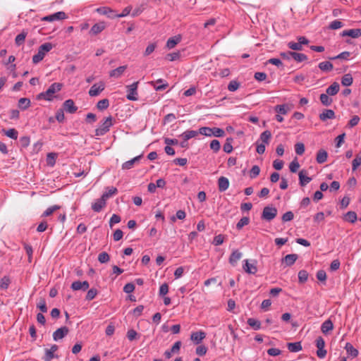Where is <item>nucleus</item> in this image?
<instances>
[{
	"mask_svg": "<svg viewBox=\"0 0 361 361\" xmlns=\"http://www.w3.org/2000/svg\"><path fill=\"white\" fill-rule=\"evenodd\" d=\"M298 258V256L297 254H289L282 259V263H285L286 266H291L295 262Z\"/></svg>",
	"mask_w": 361,
	"mask_h": 361,
	"instance_id": "obj_21",
	"label": "nucleus"
},
{
	"mask_svg": "<svg viewBox=\"0 0 361 361\" xmlns=\"http://www.w3.org/2000/svg\"><path fill=\"white\" fill-rule=\"evenodd\" d=\"M295 153L298 155H302L305 152V145L302 142H298L295 145Z\"/></svg>",
	"mask_w": 361,
	"mask_h": 361,
	"instance_id": "obj_57",
	"label": "nucleus"
},
{
	"mask_svg": "<svg viewBox=\"0 0 361 361\" xmlns=\"http://www.w3.org/2000/svg\"><path fill=\"white\" fill-rule=\"evenodd\" d=\"M259 172H260L259 167L257 165L253 166L252 167V169L250 170V178H254L257 177L259 174Z\"/></svg>",
	"mask_w": 361,
	"mask_h": 361,
	"instance_id": "obj_64",
	"label": "nucleus"
},
{
	"mask_svg": "<svg viewBox=\"0 0 361 361\" xmlns=\"http://www.w3.org/2000/svg\"><path fill=\"white\" fill-rule=\"evenodd\" d=\"M291 58L297 62H302L307 59V56L305 54L292 51Z\"/></svg>",
	"mask_w": 361,
	"mask_h": 361,
	"instance_id": "obj_36",
	"label": "nucleus"
},
{
	"mask_svg": "<svg viewBox=\"0 0 361 361\" xmlns=\"http://www.w3.org/2000/svg\"><path fill=\"white\" fill-rule=\"evenodd\" d=\"M57 154L56 153H49L47 156V163L49 166H53L56 163V158Z\"/></svg>",
	"mask_w": 361,
	"mask_h": 361,
	"instance_id": "obj_49",
	"label": "nucleus"
},
{
	"mask_svg": "<svg viewBox=\"0 0 361 361\" xmlns=\"http://www.w3.org/2000/svg\"><path fill=\"white\" fill-rule=\"evenodd\" d=\"M61 207L59 205L51 206L44 212L42 216H49L51 214H52L55 211L59 209Z\"/></svg>",
	"mask_w": 361,
	"mask_h": 361,
	"instance_id": "obj_52",
	"label": "nucleus"
},
{
	"mask_svg": "<svg viewBox=\"0 0 361 361\" xmlns=\"http://www.w3.org/2000/svg\"><path fill=\"white\" fill-rule=\"evenodd\" d=\"M287 347L290 352L293 353L298 352L302 348L300 342L288 343Z\"/></svg>",
	"mask_w": 361,
	"mask_h": 361,
	"instance_id": "obj_33",
	"label": "nucleus"
},
{
	"mask_svg": "<svg viewBox=\"0 0 361 361\" xmlns=\"http://www.w3.org/2000/svg\"><path fill=\"white\" fill-rule=\"evenodd\" d=\"M361 165V152L356 154L355 158L353 160L352 162V169L353 171H355L359 166Z\"/></svg>",
	"mask_w": 361,
	"mask_h": 361,
	"instance_id": "obj_47",
	"label": "nucleus"
},
{
	"mask_svg": "<svg viewBox=\"0 0 361 361\" xmlns=\"http://www.w3.org/2000/svg\"><path fill=\"white\" fill-rule=\"evenodd\" d=\"M218 187L220 192H224L229 187V180L224 176H221L218 180Z\"/></svg>",
	"mask_w": 361,
	"mask_h": 361,
	"instance_id": "obj_19",
	"label": "nucleus"
},
{
	"mask_svg": "<svg viewBox=\"0 0 361 361\" xmlns=\"http://www.w3.org/2000/svg\"><path fill=\"white\" fill-rule=\"evenodd\" d=\"M209 147L214 152H218L221 148L220 142L217 140H213L211 141Z\"/></svg>",
	"mask_w": 361,
	"mask_h": 361,
	"instance_id": "obj_55",
	"label": "nucleus"
},
{
	"mask_svg": "<svg viewBox=\"0 0 361 361\" xmlns=\"http://www.w3.org/2000/svg\"><path fill=\"white\" fill-rule=\"evenodd\" d=\"M350 53L349 51H343L336 56L329 57V59L330 60H335V59L348 60V58L350 57Z\"/></svg>",
	"mask_w": 361,
	"mask_h": 361,
	"instance_id": "obj_51",
	"label": "nucleus"
},
{
	"mask_svg": "<svg viewBox=\"0 0 361 361\" xmlns=\"http://www.w3.org/2000/svg\"><path fill=\"white\" fill-rule=\"evenodd\" d=\"M109 101L108 99H103L99 101L97 104V108L100 111L106 109L109 107Z\"/></svg>",
	"mask_w": 361,
	"mask_h": 361,
	"instance_id": "obj_42",
	"label": "nucleus"
},
{
	"mask_svg": "<svg viewBox=\"0 0 361 361\" xmlns=\"http://www.w3.org/2000/svg\"><path fill=\"white\" fill-rule=\"evenodd\" d=\"M106 201L101 197L94 203L92 204V209L95 212H99L104 207H106Z\"/></svg>",
	"mask_w": 361,
	"mask_h": 361,
	"instance_id": "obj_17",
	"label": "nucleus"
},
{
	"mask_svg": "<svg viewBox=\"0 0 361 361\" xmlns=\"http://www.w3.org/2000/svg\"><path fill=\"white\" fill-rule=\"evenodd\" d=\"M105 88V83L100 81L97 83L94 84L90 89L88 93L90 97L98 96Z\"/></svg>",
	"mask_w": 361,
	"mask_h": 361,
	"instance_id": "obj_7",
	"label": "nucleus"
},
{
	"mask_svg": "<svg viewBox=\"0 0 361 361\" xmlns=\"http://www.w3.org/2000/svg\"><path fill=\"white\" fill-rule=\"evenodd\" d=\"M141 157H142V155H139L129 161H126L125 163L123 164L122 169L124 170L130 169L131 168H133L135 163L138 161Z\"/></svg>",
	"mask_w": 361,
	"mask_h": 361,
	"instance_id": "obj_30",
	"label": "nucleus"
},
{
	"mask_svg": "<svg viewBox=\"0 0 361 361\" xmlns=\"http://www.w3.org/2000/svg\"><path fill=\"white\" fill-rule=\"evenodd\" d=\"M357 214L355 212H348L344 217V219L350 223H355L357 221Z\"/></svg>",
	"mask_w": 361,
	"mask_h": 361,
	"instance_id": "obj_40",
	"label": "nucleus"
},
{
	"mask_svg": "<svg viewBox=\"0 0 361 361\" xmlns=\"http://www.w3.org/2000/svg\"><path fill=\"white\" fill-rule=\"evenodd\" d=\"M212 128H209V127H202L199 129L198 133H200L201 135L211 137V136H212Z\"/></svg>",
	"mask_w": 361,
	"mask_h": 361,
	"instance_id": "obj_58",
	"label": "nucleus"
},
{
	"mask_svg": "<svg viewBox=\"0 0 361 361\" xmlns=\"http://www.w3.org/2000/svg\"><path fill=\"white\" fill-rule=\"evenodd\" d=\"M4 134L10 138L16 140L18 138V133L15 128L3 130Z\"/></svg>",
	"mask_w": 361,
	"mask_h": 361,
	"instance_id": "obj_45",
	"label": "nucleus"
},
{
	"mask_svg": "<svg viewBox=\"0 0 361 361\" xmlns=\"http://www.w3.org/2000/svg\"><path fill=\"white\" fill-rule=\"evenodd\" d=\"M198 132L195 130H186L183 133L180 137L183 138V140H188L190 138L195 137L198 135Z\"/></svg>",
	"mask_w": 361,
	"mask_h": 361,
	"instance_id": "obj_34",
	"label": "nucleus"
},
{
	"mask_svg": "<svg viewBox=\"0 0 361 361\" xmlns=\"http://www.w3.org/2000/svg\"><path fill=\"white\" fill-rule=\"evenodd\" d=\"M110 257L108 253L106 252H102L98 255V261L100 263H106L109 261Z\"/></svg>",
	"mask_w": 361,
	"mask_h": 361,
	"instance_id": "obj_53",
	"label": "nucleus"
},
{
	"mask_svg": "<svg viewBox=\"0 0 361 361\" xmlns=\"http://www.w3.org/2000/svg\"><path fill=\"white\" fill-rule=\"evenodd\" d=\"M26 36H27V32H25L24 31H23L19 35H18L15 39V42H16V45L20 46V45L23 44L25 42Z\"/></svg>",
	"mask_w": 361,
	"mask_h": 361,
	"instance_id": "obj_46",
	"label": "nucleus"
},
{
	"mask_svg": "<svg viewBox=\"0 0 361 361\" xmlns=\"http://www.w3.org/2000/svg\"><path fill=\"white\" fill-rule=\"evenodd\" d=\"M53 48V45L50 42H46L39 46L38 51L32 56V62L38 63L40 62L46 55Z\"/></svg>",
	"mask_w": 361,
	"mask_h": 361,
	"instance_id": "obj_2",
	"label": "nucleus"
},
{
	"mask_svg": "<svg viewBox=\"0 0 361 361\" xmlns=\"http://www.w3.org/2000/svg\"><path fill=\"white\" fill-rule=\"evenodd\" d=\"M112 119L111 116L105 118L102 125L95 130V136H102L109 132L113 125Z\"/></svg>",
	"mask_w": 361,
	"mask_h": 361,
	"instance_id": "obj_3",
	"label": "nucleus"
},
{
	"mask_svg": "<svg viewBox=\"0 0 361 361\" xmlns=\"http://www.w3.org/2000/svg\"><path fill=\"white\" fill-rule=\"evenodd\" d=\"M127 69V66H121L109 72V76L111 78H120L124 71Z\"/></svg>",
	"mask_w": 361,
	"mask_h": 361,
	"instance_id": "obj_22",
	"label": "nucleus"
},
{
	"mask_svg": "<svg viewBox=\"0 0 361 361\" xmlns=\"http://www.w3.org/2000/svg\"><path fill=\"white\" fill-rule=\"evenodd\" d=\"M316 345L318 348L317 351V355L319 357V358H323L326 356V350L324 349V346H325V341L324 340V338L321 336H319L317 339H316Z\"/></svg>",
	"mask_w": 361,
	"mask_h": 361,
	"instance_id": "obj_8",
	"label": "nucleus"
},
{
	"mask_svg": "<svg viewBox=\"0 0 361 361\" xmlns=\"http://www.w3.org/2000/svg\"><path fill=\"white\" fill-rule=\"evenodd\" d=\"M106 191L103 193L102 197L103 199H104L106 201L113 195L117 194L118 190L115 187H107L106 188Z\"/></svg>",
	"mask_w": 361,
	"mask_h": 361,
	"instance_id": "obj_29",
	"label": "nucleus"
},
{
	"mask_svg": "<svg viewBox=\"0 0 361 361\" xmlns=\"http://www.w3.org/2000/svg\"><path fill=\"white\" fill-rule=\"evenodd\" d=\"M62 109L69 114H74L77 111L78 107L75 105L73 100L69 99L63 102Z\"/></svg>",
	"mask_w": 361,
	"mask_h": 361,
	"instance_id": "obj_12",
	"label": "nucleus"
},
{
	"mask_svg": "<svg viewBox=\"0 0 361 361\" xmlns=\"http://www.w3.org/2000/svg\"><path fill=\"white\" fill-rule=\"evenodd\" d=\"M319 99H320L322 104L326 106H330L333 102V99L331 98H330L329 95L327 94L326 93L321 94Z\"/></svg>",
	"mask_w": 361,
	"mask_h": 361,
	"instance_id": "obj_37",
	"label": "nucleus"
},
{
	"mask_svg": "<svg viewBox=\"0 0 361 361\" xmlns=\"http://www.w3.org/2000/svg\"><path fill=\"white\" fill-rule=\"evenodd\" d=\"M212 135L217 137H221L225 135V132L223 129L219 128H212Z\"/></svg>",
	"mask_w": 361,
	"mask_h": 361,
	"instance_id": "obj_59",
	"label": "nucleus"
},
{
	"mask_svg": "<svg viewBox=\"0 0 361 361\" xmlns=\"http://www.w3.org/2000/svg\"><path fill=\"white\" fill-rule=\"evenodd\" d=\"M97 295V289L91 288L87 291L85 298L87 300H92L96 297Z\"/></svg>",
	"mask_w": 361,
	"mask_h": 361,
	"instance_id": "obj_62",
	"label": "nucleus"
},
{
	"mask_svg": "<svg viewBox=\"0 0 361 361\" xmlns=\"http://www.w3.org/2000/svg\"><path fill=\"white\" fill-rule=\"evenodd\" d=\"M341 35L342 37H350L352 38H358L361 36V29H351L343 30Z\"/></svg>",
	"mask_w": 361,
	"mask_h": 361,
	"instance_id": "obj_16",
	"label": "nucleus"
},
{
	"mask_svg": "<svg viewBox=\"0 0 361 361\" xmlns=\"http://www.w3.org/2000/svg\"><path fill=\"white\" fill-rule=\"evenodd\" d=\"M335 112L331 109H324L322 113L319 114V119L322 121H326L327 119L335 118Z\"/></svg>",
	"mask_w": 361,
	"mask_h": 361,
	"instance_id": "obj_20",
	"label": "nucleus"
},
{
	"mask_svg": "<svg viewBox=\"0 0 361 361\" xmlns=\"http://www.w3.org/2000/svg\"><path fill=\"white\" fill-rule=\"evenodd\" d=\"M319 68L322 71H331L333 70V64L329 61H323L319 63Z\"/></svg>",
	"mask_w": 361,
	"mask_h": 361,
	"instance_id": "obj_35",
	"label": "nucleus"
},
{
	"mask_svg": "<svg viewBox=\"0 0 361 361\" xmlns=\"http://www.w3.org/2000/svg\"><path fill=\"white\" fill-rule=\"evenodd\" d=\"M334 329V324L331 319L326 320L321 326V331L323 334H327Z\"/></svg>",
	"mask_w": 361,
	"mask_h": 361,
	"instance_id": "obj_25",
	"label": "nucleus"
},
{
	"mask_svg": "<svg viewBox=\"0 0 361 361\" xmlns=\"http://www.w3.org/2000/svg\"><path fill=\"white\" fill-rule=\"evenodd\" d=\"M240 87V82H238L236 80H231L228 85V90L231 92H234L237 90Z\"/></svg>",
	"mask_w": 361,
	"mask_h": 361,
	"instance_id": "obj_60",
	"label": "nucleus"
},
{
	"mask_svg": "<svg viewBox=\"0 0 361 361\" xmlns=\"http://www.w3.org/2000/svg\"><path fill=\"white\" fill-rule=\"evenodd\" d=\"M181 40L180 35L174 36L169 38L166 42V47L169 49H173L175 46L178 44Z\"/></svg>",
	"mask_w": 361,
	"mask_h": 361,
	"instance_id": "obj_28",
	"label": "nucleus"
},
{
	"mask_svg": "<svg viewBox=\"0 0 361 361\" xmlns=\"http://www.w3.org/2000/svg\"><path fill=\"white\" fill-rule=\"evenodd\" d=\"M90 287V284L88 283V281H74L71 284V288L73 290H87Z\"/></svg>",
	"mask_w": 361,
	"mask_h": 361,
	"instance_id": "obj_14",
	"label": "nucleus"
},
{
	"mask_svg": "<svg viewBox=\"0 0 361 361\" xmlns=\"http://www.w3.org/2000/svg\"><path fill=\"white\" fill-rule=\"evenodd\" d=\"M10 279L7 276H4L0 281V288L7 289L10 284Z\"/></svg>",
	"mask_w": 361,
	"mask_h": 361,
	"instance_id": "obj_63",
	"label": "nucleus"
},
{
	"mask_svg": "<svg viewBox=\"0 0 361 361\" xmlns=\"http://www.w3.org/2000/svg\"><path fill=\"white\" fill-rule=\"evenodd\" d=\"M67 18V15L63 11H59L54 14L47 16L42 18V20L52 22Z\"/></svg>",
	"mask_w": 361,
	"mask_h": 361,
	"instance_id": "obj_10",
	"label": "nucleus"
},
{
	"mask_svg": "<svg viewBox=\"0 0 361 361\" xmlns=\"http://www.w3.org/2000/svg\"><path fill=\"white\" fill-rule=\"evenodd\" d=\"M327 157V152L323 149H321L317 152L316 161L318 164H323L326 161Z\"/></svg>",
	"mask_w": 361,
	"mask_h": 361,
	"instance_id": "obj_24",
	"label": "nucleus"
},
{
	"mask_svg": "<svg viewBox=\"0 0 361 361\" xmlns=\"http://www.w3.org/2000/svg\"><path fill=\"white\" fill-rule=\"evenodd\" d=\"M233 139L232 137L226 138V142L224 145V151L226 153H231L233 151L232 142Z\"/></svg>",
	"mask_w": 361,
	"mask_h": 361,
	"instance_id": "obj_39",
	"label": "nucleus"
},
{
	"mask_svg": "<svg viewBox=\"0 0 361 361\" xmlns=\"http://www.w3.org/2000/svg\"><path fill=\"white\" fill-rule=\"evenodd\" d=\"M288 47L290 49L295 50V51H301L302 49V47L300 44V43L295 42H290L288 43Z\"/></svg>",
	"mask_w": 361,
	"mask_h": 361,
	"instance_id": "obj_61",
	"label": "nucleus"
},
{
	"mask_svg": "<svg viewBox=\"0 0 361 361\" xmlns=\"http://www.w3.org/2000/svg\"><path fill=\"white\" fill-rule=\"evenodd\" d=\"M30 106V100L27 98H20L18 100V106L21 110H26Z\"/></svg>",
	"mask_w": 361,
	"mask_h": 361,
	"instance_id": "obj_32",
	"label": "nucleus"
},
{
	"mask_svg": "<svg viewBox=\"0 0 361 361\" xmlns=\"http://www.w3.org/2000/svg\"><path fill=\"white\" fill-rule=\"evenodd\" d=\"M241 257L242 253L240 252H239L238 250H234L229 257V263L231 265L235 266L237 262L241 258Z\"/></svg>",
	"mask_w": 361,
	"mask_h": 361,
	"instance_id": "obj_27",
	"label": "nucleus"
},
{
	"mask_svg": "<svg viewBox=\"0 0 361 361\" xmlns=\"http://www.w3.org/2000/svg\"><path fill=\"white\" fill-rule=\"evenodd\" d=\"M290 110L288 104L276 105L274 107V111L279 114L286 115Z\"/></svg>",
	"mask_w": 361,
	"mask_h": 361,
	"instance_id": "obj_31",
	"label": "nucleus"
},
{
	"mask_svg": "<svg viewBox=\"0 0 361 361\" xmlns=\"http://www.w3.org/2000/svg\"><path fill=\"white\" fill-rule=\"evenodd\" d=\"M250 223V218L247 216H244L240 219V221L236 224V228L238 230H240L243 226H247Z\"/></svg>",
	"mask_w": 361,
	"mask_h": 361,
	"instance_id": "obj_48",
	"label": "nucleus"
},
{
	"mask_svg": "<svg viewBox=\"0 0 361 361\" xmlns=\"http://www.w3.org/2000/svg\"><path fill=\"white\" fill-rule=\"evenodd\" d=\"M308 279V273L305 270H300L298 272V280L300 283H305Z\"/></svg>",
	"mask_w": 361,
	"mask_h": 361,
	"instance_id": "obj_56",
	"label": "nucleus"
},
{
	"mask_svg": "<svg viewBox=\"0 0 361 361\" xmlns=\"http://www.w3.org/2000/svg\"><path fill=\"white\" fill-rule=\"evenodd\" d=\"M343 25H343V23L341 21L336 20L332 21L329 24V28L331 29V30H337V29H339L341 27H343Z\"/></svg>",
	"mask_w": 361,
	"mask_h": 361,
	"instance_id": "obj_54",
	"label": "nucleus"
},
{
	"mask_svg": "<svg viewBox=\"0 0 361 361\" xmlns=\"http://www.w3.org/2000/svg\"><path fill=\"white\" fill-rule=\"evenodd\" d=\"M345 348L347 353L352 357H355L358 355V350L355 348L350 343H346Z\"/></svg>",
	"mask_w": 361,
	"mask_h": 361,
	"instance_id": "obj_38",
	"label": "nucleus"
},
{
	"mask_svg": "<svg viewBox=\"0 0 361 361\" xmlns=\"http://www.w3.org/2000/svg\"><path fill=\"white\" fill-rule=\"evenodd\" d=\"M69 332L67 326H62L59 328L53 333V339L56 341L63 338Z\"/></svg>",
	"mask_w": 361,
	"mask_h": 361,
	"instance_id": "obj_11",
	"label": "nucleus"
},
{
	"mask_svg": "<svg viewBox=\"0 0 361 361\" xmlns=\"http://www.w3.org/2000/svg\"><path fill=\"white\" fill-rule=\"evenodd\" d=\"M247 324L253 328L255 330H259L261 328V323L259 320L254 318H249L247 319Z\"/></svg>",
	"mask_w": 361,
	"mask_h": 361,
	"instance_id": "obj_41",
	"label": "nucleus"
},
{
	"mask_svg": "<svg viewBox=\"0 0 361 361\" xmlns=\"http://www.w3.org/2000/svg\"><path fill=\"white\" fill-rule=\"evenodd\" d=\"M245 264L243 266L244 271L250 274H255L257 271V261L251 260V262L248 259H245L244 261Z\"/></svg>",
	"mask_w": 361,
	"mask_h": 361,
	"instance_id": "obj_6",
	"label": "nucleus"
},
{
	"mask_svg": "<svg viewBox=\"0 0 361 361\" xmlns=\"http://www.w3.org/2000/svg\"><path fill=\"white\" fill-rule=\"evenodd\" d=\"M206 337V333L202 331L192 332L190 335L191 341L196 345L200 344Z\"/></svg>",
	"mask_w": 361,
	"mask_h": 361,
	"instance_id": "obj_13",
	"label": "nucleus"
},
{
	"mask_svg": "<svg viewBox=\"0 0 361 361\" xmlns=\"http://www.w3.org/2000/svg\"><path fill=\"white\" fill-rule=\"evenodd\" d=\"M106 27V24L104 22H99L95 23L90 30V35H97L99 33L102 32Z\"/></svg>",
	"mask_w": 361,
	"mask_h": 361,
	"instance_id": "obj_15",
	"label": "nucleus"
},
{
	"mask_svg": "<svg viewBox=\"0 0 361 361\" xmlns=\"http://www.w3.org/2000/svg\"><path fill=\"white\" fill-rule=\"evenodd\" d=\"M137 86L138 82H135L130 85L127 86V99L130 101H136L137 100Z\"/></svg>",
	"mask_w": 361,
	"mask_h": 361,
	"instance_id": "obj_5",
	"label": "nucleus"
},
{
	"mask_svg": "<svg viewBox=\"0 0 361 361\" xmlns=\"http://www.w3.org/2000/svg\"><path fill=\"white\" fill-rule=\"evenodd\" d=\"M96 11L102 15H106L110 18H116V14L114 11L109 7H100L96 9Z\"/></svg>",
	"mask_w": 361,
	"mask_h": 361,
	"instance_id": "obj_18",
	"label": "nucleus"
},
{
	"mask_svg": "<svg viewBox=\"0 0 361 361\" xmlns=\"http://www.w3.org/2000/svg\"><path fill=\"white\" fill-rule=\"evenodd\" d=\"M180 58V52L176 51L168 54L166 56V59L169 60V61H174L176 60H178Z\"/></svg>",
	"mask_w": 361,
	"mask_h": 361,
	"instance_id": "obj_50",
	"label": "nucleus"
},
{
	"mask_svg": "<svg viewBox=\"0 0 361 361\" xmlns=\"http://www.w3.org/2000/svg\"><path fill=\"white\" fill-rule=\"evenodd\" d=\"M277 215V209L273 207H265L262 214V219L267 221H271Z\"/></svg>",
	"mask_w": 361,
	"mask_h": 361,
	"instance_id": "obj_4",
	"label": "nucleus"
},
{
	"mask_svg": "<svg viewBox=\"0 0 361 361\" xmlns=\"http://www.w3.org/2000/svg\"><path fill=\"white\" fill-rule=\"evenodd\" d=\"M339 89V84L336 82H334L326 89V93L330 96H334L338 92Z\"/></svg>",
	"mask_w": 361,
	"mask_h": 361,
	"instance_id": "obj_26",
	"label": "nucleus"
},
{
	"mask_svg": "<svg viewBox=\"0 0 361 361\" xmlns=\"http://www.w3.org/2000/svg\"><path fill=\"white\" fill-rule=\"evenodd\" d=\"M58 345L54 344L49 349H45L44 356L43 360L44 361H51L54 358H58L59 355H55L54 353L58 350Z\"/></svg>",
	"mask_w": 361,
	"mask_h": 361,
	"instance_id": "obj_9",
	"label": "nucleus"
},
{
	"mask_svg": "<svg viewBox=\"0 0 361 361\" xmlns=\"http://www.w3.org/2000/svg\"><path fill=\"white\" fill-rule=\"evenodd\" d=\"M271 137V133L269 130H265L260 135V140L262 143L269 144V140Z\"/></svg>",
	"mask_w": 361,
	"mask_h": 361,
	"instance_id": "obj_43",
	"label": "nucleus"
},
{
	"mask_svg": "<svg viewBox=\"0 0 361 361\" xmlns=\"http://www.w3.org/2000/svg\"><path fill=\"white\" fill-rule=\"evenodd\" d=\"M353 81V77L350 74H345L341 79V84L343 86H350Z\"/></svg>",
	"mask_w": 361,
	"mask_h": 361,
	"instance_id": "obj_44",
	"label": "nucleus"
},
{
	"mask_svg": "<svg viewBox=\"0 0 361 361\" xmlns=\"http://www.w3.org/2000/svg\"><path fill=\"white\" fill-rule=\"evenodd\" d=\"M62 84L59 82H54L51 84L46 92H41L37 96V99H45L51 101L54 98V94L59 92L62 88Z\"/></svg>",
	"mask_w": 361,
	"mask_h": 361,
	"instance_id": "obj_1",
	"label": "nucleus"
},
{
	"mask_svg": "<svg viewBox=\"0 0 361 361\" xmlns=\"http://www.w3.org/2000/svg\"><path fill=\"white\" fill-rule=\"evenodd\" d=\"M306 174L307 171L305 170H302L299 172V180L301 186L306 185L312 180V178L306 176Z\"/></svg>",
	"mask_w": 361,
	"mask_h": 361,
	"instance_id": "obj_23",
	"label": "nucleus"
}]
</instances>
